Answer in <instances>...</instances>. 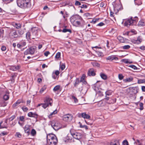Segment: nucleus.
Instances as JSON below:
<instances>
[{
  "mask_svg": "<svg viewBox=\"0 0 145 145\" xmlns=\"http://www.w3.org/2000/svg\"><path fill=\"white\" fill-rule=\"evenodd\" d=\"M91 63L93 67H99L100 65L99 63L95 61L92 62H91Z\"/></svg>",
  "mask_w": 145,
  "mask_h": 145,
  "instance_id": "obj_23",
  "label": "nucleus"
},
{
  "mask_svg": "<svg viewBox=\"0 0 145 145\" xmlns=\"http://www.w3.org/2000/svg\"><path fill=\"white\" fill-rule=\"evenodd\" d=\"M30 33L29 32H28L26 34V37L27 39H30Z\"/></svg>",
  "mask_w": 145,
  "mask_h": 145,
  "instance_id": "obj_40",
  "label": "nucleus"
},
{
  "mask_svg": "<svg viewBox=\"0 0 145 145\" xmlns=\"http://www.w3.org/2000/svg\"><path fill=\"white\" fill-rule=\"evenodd\" d=\"M26 44V42L24 41H23L18 43L17 45V46L18 48L21 49L22 47L25 46Z\"/></svg>",
  "mask_w": 145,
  "mask_h": 145,
  "instance_id": "obj_11",
  "label": "nucleus"
},
{
  "mask_svg": "<svg viewBox=\"0 0 145 145\" xmlns=\"http://www.w3.org/2000/svg\"><path fill=\"white\" fill-rule=\"evenodd\" d=\"M100 76L101 78L104 80H106L107 78L106 76L104 74H101Z\"/></svg>",
  "mask_w": 145,
  "mask_h": 145,
  "instance_id": "obj_27",
  "label": "nucleus"
},
{
  "mask_svg": "<svg viewBox=\"0 0 145 145\" xmlns=\"http://www.w3.org/2000/svg\"><path fill=\"white\" fill-rule=\"evenodd\" d=\"M85 75L83 74L81 78L80 82H82L83 84H86L87 83L86 82L85 80Z\"/></svg>",
  "mask_w": 145,
  "mask_h": 145,
  "instance_id": "obj_19",
  "label": "nucleus"
},
{
  "mask_svg": "<svg viewBox=\"0 0 145 145\" xmlns=\"http://www.w3.org/2000/svg\"><path fill=\"white\" fill-rule=\"evenodd\" d=\"M24 131L25 133H29V129L26 127V126L24 128Z\"/></svg>",
  "mask_w": 145,
  "mask_h": 145,
  "instance_id": "obj_38",
  "label": "nucleus"
},
{
  "mask_svg": "<svg viewBox=\"0 0 145 145\" xmlns=\"http://www.w3.org/2000/svg\"><path fill=\"white\" fill-rule=\"evenodd\" d=\"M15 136L19 138H20L22 137L21 134L19 132H17L16 133Z\"/></svg>",
  "mask_w": 145,
  "mask_h": 145,
  "instance_id": "obj_41",
  "label": "nucleus"
},
{
  "mask_svg": "<svg viewBox=\"0 0 145 145\" xmlns=\"http://www.w3.org/2000/svg\"><path fill=\"white\" fill-rule=\"evenodd\" d=\"M59 72L58 71H56L55 72V74L56 75V76L58 75L59 74Z\"/></svg>",
  "mask_w": 145,
  "mask_h": 145,
  "instance_id": "obj_64",
  "label": "nucleus"
},
{
  "mask_svg": "<svg viewBox=\"0 0 145 145\" xmlns=\"http://www.w3.org/2000/svg\"><path fill=\"white\" fill-rule=\"evenodd\" d=\"M29 54H34L35 52V48L33 47H30L29 49Z\"/></svg>",
  "mask_w": 145,
  "mask_h": 145,
  "instance_id": "obj_18",
  "label": "nucleus"
},
{
  "mask_svg": "<svg viewBox=\"0 0 145 145\" xmlns=\"http://www.w3.org/2000/svg\"><path fill=\"white\" fill-rule=\"evenodd\" d=\"M106 59L111 61H112L113 60H115V61L117 60H118V58L117 57H116L114 56H109L106 58Z\"/></svg>",
  "mask_w": 145,
  "mask_h": 145,
  "instance_id": "obj_14",
  "label": "nucleus"
},
{
  "mask_svg": "<svg viewBox=\"0 0 145 145\" xmlns=\"http://www.w3.org/2000/svg\"><path fill=\"white\" fill-rule=\"evenodd\" d=\"M22 108L24 112H26L28 110V108L25 106L23 107Z\"/></svg>",
  "mask_w": 145,
  "mask_h": 145,
  "instance_id": "obj_50",
  "label": "nucleus"
},
{
  "mask_svg": "<svg viewBox=\"0 0 145 145\" xmlns=\"http://www.w3.org/2000/svg\"><path fill=\"white\" fill-rule=\"evenodd\" d=\"M28 116L29 117H32L35 118H37L38 116V115L37 114L31 112L28 113Z\"/></svg>",
  "mask_w": 145,
  "mask_h": 145,
  "instance_id": "obj_17",
  "label": "nucleus"
},
{
  "mask_svg": "<svg viewBox=\"0 0 145 145\" xmlns=\"http://www.w3.org/2000/svg\"><path fill=\"white\" fill-rule=\"evenodd\" d=\"M75 5H81V4L78 1H76L75 2Z\"/></svg>",
  "mask_w": 145,
  "mask_h": 145,
  "instance_id": "obj_55",
  "label": "nucleus"
},
{
  "mask_svg": "<svg viewBox=\"0 0 145 145\" xmlns=\"http://www.w3.org/2000/svg\"><path fill=\"white\" fill-rule=\"evenodd\" d=\"M138 19L137 17H131L130 18L127 20L125 22V25L127 27L131 25H135L138 21Z\"/></svg>",
  "mask_w": 145,
  "mask_h": 145,
  "instance_id": "obj_4",
  "label": "nucleus"
},
{
  "mask_svg": "<svg viewBox=\"0 0 145 145\" xmlns=\"http://www.w3.org/2000/svg\"><path fill=\"white\" fill-rule=\"evenodd\" d=\"M133 80V78L131 76L125 79H124L123 81L124 82L128 83L132 82Z\"/></svg>",
  "mask_w": 145,
  "mask_h": 145,
  "instance_id": "obj_15",
  "label": "nucleus"
},
{
  "mask_svg": "<svg viewBox=\"0 0 145 145\" xmlns=\"http://www.w3.org/2000/svg\"><path fill=\"white\" fill-rule=\"evenodd\" d=\"M14 26L17 29H18L21 27V25L19 23H15Z\"/></svg>",
  "mask_w": 145,
  "mask_h": 145,
  "instance_id": "obj_31",
  "label": "nucleus"
},
{
  "mask_svg": "<svg viewBox=\"0 0 145 145\" xmlns=\"http://www.w3.org/2000/svg\"><path fill=\"white\" fill-rule=\"evenodd\" d=\"M57 113V110H56L54 111L53 112L51 113L50 114L49 117H50V116H51L53 115H55Z\"/></svg>",
  "mask_w": 145,
  "mask_h": 145,
  "instance_id": "obj_48",
  "label": "nucleus"
},
{
  "mask_svg": "<svg viewBox=\"0 0 145 145\" xmlns=\"http://www.w3.org/2000/svg\"><path fill=\"white\" fill-rule=\"evenodd\" d=\"M12 35L14 36V38L20 37V35H18V34L17 33V32L16 31H12Z\"/></svg>",
  "mask_w": 145,
  "mask_h": 145,
  "instance_id": "obj_20",
  "label": "nucleus"
},
{
  "mask_svg": "<svg viewBox=\"0 0 145 145\" xmlns=\"http://www.w3.org/2000/svg\"><path fill=\"white\" fill-rule=\"evenodd\" d=\"M142 41V39L140 36H138L137 38V40H135L133 42L136 44H140Z\"/></svg>",
  "mask_w": 145,
  "mask_h": 145,
  "instance_id": "obj_16",
  "label": "nucleus"
},
{
  "mask_svg": "<svg viewBox=\"0 0 145 145\" xmlns=\"http://www.w3.org/2000/svg\"><path fill=\"white\" fill-rule=\"evenodd\" d=\"M18 6L24 8H28L31 7V0H17Z\"/></svg>",
  "mask_w": 145,
  "mask_h": 145,
  "instance_id": "obj_2",
  "label": "nucleus"
},
{
  "mask_svg": "<svg viewBox=\"0 0 145 145\" xmlns=\"http://www.w3.org/2000/svg\"><path fill=\"white\" fill-rule=\"evenodd\" d=\"M115 30L114 29H112L110 31V32L112 33H114L115 32Z\"/></svg>",
  "mask_w": 145,
  "mask_h": 145,
  "instance_id": "obj_63",
  "label": "nucleus"
},
{
  "mask_svg": "<svg viewBox=\"0 0 145 145\" xmlns=\"http://www.w3.org/2000/svg\"><path fill=\"white\" fill-rule=\"evenodd\" d=\"M130 47V46L129 45H125L122 46V48L124 50H127L129 49Z\"/></svg>",
  "mask_w": 145,
  "mask_h": 145,
  "instance_id": "obj_37",
  "label": "nucleus"
},
{
  "mask_svg": "<svg viewBox=\"0 0 145 145\" xmlns=\"http://www.w3.org/2000/svg\"><path fill=\"white\" fill-rule=\"evenodd\" d=\"M80 127H81L85 128L86 129H88L87 126L86 125H80Z\"/></svg>",
  "mask_w": 145,
  "mask_h": 145,
  "instance_id": "obj_53",
  "label": "nucleus"
},
{
  "mask_svg": "<svg viewBox=\"0 0 145 145\" xmlns=\"http://www.w3.org/2000/svg\"><path fill=\"white\" fill-rule=\"evenodd\" d=\"M60 88V86L59 85H57L54 87L53 89V91H56L58 90Z\"/></svg>",
  "mask_w": 145,
  "mask_h": 145,
  "instance_id": "obj_34",
  "label": "nucleus"
},
{
  "mask_svg": "<svg viewBox=\"0 0 145 145\" xmlns=\"http://www.w3.org/2000/svg\"><path fill=\"white\" fill-rule=\"evenodd\" d=\"M112 91L111 90H109L106 91L105 93L106 95H110L112 94Z\"/></svg>",
  "mask_w": 145,
  "mask_h": 145,
  "instance_id": "obj_32",
  "label": "nucleus"
},
{
  "mask_svg": "<svg viewBox=\"0 0 145 145\" xmlns=\"http://www.w3.org/2000/svg\"><path fill=\"white\" fill-rule=\"evenodd\" d=\"M129 67L134 70H136L137 69V67L134 65H130L129 66Z\"/></svg>",
  "mask_w": 145,
  "mask_h": 145,
  "instance_id": "obj_45",
  "label": "nucleus"
},
{
  "mask_svg": "<svg viewBox=\"0 0 145 145\" xmlns=\"http://www.w3.org/2000/svg\"><path fill=\"white\" fill-rule=\"evenodd\" d=\"M71 98L72 99L74 100V102L75 103H77L78 101V100L77 99L75 96H72Z\"/></svg>",
  "mask_w": 145,
  "mask_h": 145,
  "instance_id": "obj_42",
  "label": "nucleus"
},
{
  "mask_svg": "<svg viewBox=\"0 0 145 145\" xmlns=\"http://www.w3.org/2000/svg\"><path fill=\"white\" fill-rule=\"evenodd\" d=\"M122 62L124 63H128V61L125 59H123L122 60Z\"/></svg>",
  "mask_w": 145,
  "mask_h": 145,
  "instance_id": "obj_56",
  "label": "nucleus"
},
{
  "mask_svg": "<svg viewBox=\"0 0 145 145\" xmlns=\"http://www.w3.org/2000/svg\"><path fill=\"white\" fill-rule=\"evenodd\" d=\"M60 68L62 70H63L65 68V64L61 63H60Z\"/></svg>",
  "mask_w": 145,
  "mask_h": 145,
  "instance_id": "obj_29",
  "label": "nucleus"
},
{
  "mask_svg": "<svg viewBox=\"0 0 145 145\" xmlns=\"http://www.w3.org/2000/svg\"><path fill=\"white\" fill-rule=\"evenodd\" d=\"M29 51L28 49L25 51L24 52V54L25 55H27L28 54H30Z\"/></svg>",
  "mask_w": 145,
  "mask_h": 145,
  "instance_id": "obj_58",
  "label": "nucleus"
},
{
  "mask_svg": "<svg viewBox=\"0 0 145 145\" xmlns=\"http://www.w3.org/2000/svg\"><path fill=\"white\" fill-rule=\"evenodd\" d=\"M9 96L8 94H5L3 96V98L5 100H8L9 98Z\"/></svg>",
  "mask_w": 145,
  "mask_h": 145,
  "instance_id": "obj_36",
  "label": "nucleus"
},
{
  "mask_svg": "<svg viewBox=\"0 0 145 145\" xmlns=\"http://www.w3.org/2000/svg\"><path fill=\"white\" fill-rule=\"evenodd\" d=\"M6 49V47L5 46H2L1 48V50L3 51H5Z\"/></svg>",
  "mask_w": 145,
  "mask_h": 145,
  "instance_id": "obj_54",
  "label": "nucleus"
},
{
  "mask_svg": "<svg viewBox=\"0 0 145 145\" xmlns=\"http://www.w3.org/2000/svg\"><path fill=\"white\" fill-rule=\"evenodd\" d=\"M104 25V24L103 23L101 22V23H99V24H98L97 25H98L99 26H103Z\"/></svg>",
  "mask_w": 145,
  "mask_h": 145,
  "instance_id": "obj_61",
  "label": "nucleus"
},
{
  "mask_svg": "<svg viewBox=\"0 0 145 145\" xmlns=\"http://www.w3.org/2000/svg\"><path fill=\"white\" fill-rule=\"evenodd\" d=\"M44 103L39 104L37 107L41 106L43 108L45 109L49 105L51 106L52 103V99L51 98L46 97L44 100Z\"/></svg>",
  "mask_w": 145,
  "mask_h": 145,
  "instance_id": "obj_5",
  "label": "nucleus"
},
{
  "mask_svg": "<svg viewBox=\"0 0 145 145\" xmlns=\"http://www.w3.org/2000/svg\"><path fill=\"white\" fill-rule=\"evenodd\" d=\"M80 80L78 78H77L75 80V82L74 84V86L76 87L77 85L80 82Z\"/></svg>",
  "mask_w": 145,
  "mask_h": 145,
  "instance_id": "obj_22",
  "label": "nucleus"
},
{
  "mask_svg": "<svg viewBox=\"0 0 145 145\" xmlns=\"http://www.w3.org/2000/svg\"><path fill=\"white\" fill-rule=\"evenodd\" d=\"M72 116L70 114H66L63 116V120L68 122L71 121L72 120Z\"/></svg>",
  "mask_w": 145,
  "mask_h": 145,
  "instance_id": "obj_7",
  "label": "nucleus"
},
{
  "mask_svg": "<svg viewBox=\"0 0 145 145\" xmlns=\"http://www.w3.org/2000/svg\"><path fill=\"white\" fill-rule=\"evenodd\" d=\"M18 35H20V37L21 35H22L24 34V32L23 30L21 29H20L18 30Z\"/></svg>",
  "mask_w": 145,
  "mask_h": 145,
  "instance_id": "obj_39",
  "label": "nucleus"
},
{
  "mask_svg": "<svg viewBox=\"0 0 145 145\" xmlns=\"http://www.w3.org/2000/svg\"><path fill=\"white\" fill-rule=\"evenodd\" d=\"M46 85H44L41 89L40 91V93H42L46 89Z\"/></svg>",
  "mask_w": 145,
  "mask_h": 145,
  "instance_id": "obj_25",
  "label": "nucleus"
},
{
  "mask_svg": "<svg viewBox=\"0 0 145 145\" xmlns=\"http://www.w3.org/2000/svg\"><path fill=\"white\" fill-rule=\"evenodd\" d=\"M21 103H23V100L22 99H21L18 100L16 103L13 105V107L14 108H15L17 106Z\"/></svg>",
  "mask_w": 145,
  "mask_h": 145,
  "instance_id": "obj_13",
  "label": "nucleus"
},
{
  "mask_svg": "<svg viewBox=\"0 0 145 145\" xmlns=\"http://www.w3.org/2000/svg\"><path fill=\"white\" fill-rule=\"evenodd\" d=\"M61 56V53L59 52L57 53L55 56V58L57 59H58Z\"/></svg>",
  "mask_w": 145,
  "mask_h": 145,
  "instance_id": "obj_35",
  "label": "nucleus"
},
{
  "mask_svg": "<svg viewBox=\"0 0 145 145\" xmlns=\"http://www.w3.org/2000/svg\"><path fill=\"white\" fill-rule=\"evenodd\" d=\"M19 120L22 122H24L25 121V117L24 116H20L19 118Z\"/></svg>",
  "mask_w": 145,
  "mask_h": 145,
  "instance_id": "obj_33",
  "label": "nucleus"
},
{
  "mask_svg": "<svg viewBox=\"0 0 145 145\" xmlns=\"http://www.w3.org/2000/svg\"><path fill=\"white\" fill-rule=\"evenodd\" d=\"M51 125L52 127L56 131L58 130L60 128L58 125V124L55 123L54 121H52L51 122Z\"/></svg>",
  "mask_w": 145,
  "mask_h": 145,
  "instance_id": "obj_9",
  "label": "nucleus"
},
{
  "mask_svg": "<svg viewBox=\"0 0 145 145\" xmlns=\"http://www.w3.org/2000/svg\"><path fill=\"white\" fill-rule=\"evenodd\" d=\"M123 145H128V142L127 140H124L123 142Z\"/></svg>",
  "mask_w": 145,
  "mask_h": 145,
  "instance_id": "obj_46",
  "label": "nucleus"
},
{
  "mask_svg": "<svg viewBox=\"0 0 145 145\" xmlns=\"http://www.w3.org/2000/svg\"><path fill=\"white\" fill-rule=\"evenodd\" d=\"M138 25L139 26H144L145 25V22L143 20H141L138 22Z\"/></svg>",
  "mask_w": 145,
  "mask_h": 145,
  "instance_id": "obj_21",
  "label": "nucleus"
},
{
  "mask_svg": "<svg viewBox=\"0 0 145 145\" xmlns=\"http://www.w3.org/2000/svg\"><path fill=\"white\" fill-rule=\"evenodd\" d=\"M36 133V131L35 130L33 129H32L31 131V134L33 135H34Z\"/></svg>",
  "mask_w": 145,
  "mask_h": 145,
  "instance_id": "obj_49",
  "label": "nucleus"
},
{
  "mask_svg": "<svg viewBox=\"0 0 145 145\" xmlns=\"http://www.w3.org/2000/svg\"><path fill=\"white\" fill-rule=\"evenodd\" d=\"M78 116L79 118L82 117L84 119H89L90 118V117L89 115L84 112L82 113L81 114H78Z\"/></svg>",
  "mask_w": 145,
  "mask_h": 145,
  "instance_id": "obj_8",
  "label": "nucleus"
},
{
  "mask_svg": "<svg viewBox=\"0 0 145 145\" xmlns=\"http://www.w3.org/2000/svg\"><path fill=\"white\" fill-rule=\"evenodd\" d=\"M88 75L89 76H94L95 75L94 69L93 68L90 69L88 72Z\"/></svg>",
  "mask_w": 145,
  "mask_h": 145,
  "instance_id": "obj_10",
  "label": "nucleus"
},
{
  "mask_svg": "<svg viewBox=\"0 0 145 145\" xmlns=\"http://www.w3.org/2000/svg\"><path fill=\"white\" fill-rule=\"evenodd\" d=\"M135 143L137 145H141V144L140 142V141L138 140H137Z\"/></svg>",
  "mask_w": 145,
  "mask_h": 145,
  "instance_id": "obj_57",
  "label": "nucleus"
},
{
  "mask_svg": "<svg viewBox=\"0 0 145 145\" xmlns=\"http://www.w3.org/2000/svg\"><path fill=\"white\" fill-rule=\"evenodd\" d=\"M15 118V116L14 115H13L9 119V120L10 121H12Z\"/></svg>",
  "mask_w": 145,
  "mask_h": 145,
  "instance_id": "obj_51",
  "label": "nucleus"
},
{
  "mask_svg": "<svg viewBox=\"0 0 145 145\" xmlns=\"http://www.w3.org/2000/svg\"><path fill=\"white\" fill-rule=\"evenodd\" d=\"M123 76L122 74H120L118 75V78L120 80H122L123 78Z\"/></svg>",
  "mask_w": 145,
  "mask_h": 145,
  "instance_id": "obj_44",
  "label": "nucleus"
},
{
  "mask_svg": "<svg viewBox=\"0 0 145 145\" xmlns=\"http://www.w3.org/2000/svg\"><path fill=\"white\" fill-rule=\"evenodd\" d=\"M70 132L71 135L74 138L76 139L79 140L82 137V135L81 133L78 132L72 133L71 131H70Z\"/></svg>",
  "mask_w": 145,
  "mask_h": 145,
  "instance_id": "obj_6",
  "label": "nucleus"
},
{
  "mask_svg": "<svg viewBox=\"0 0 145 145\" xmlns=\"http://www.w3.org/2000/svg\"><path fill=\"white\" fill-rule=\"evenodd\" d=\"M20 66L18 65L17 66H12L10 67L9 69L13 71H15L20 69Z\"/></svg>",
  "mask_w": 145,
  "mask_h": 145,
  "instance_id": "obj_12",
  "label": "nucleus"
},
{
  "mask_svg": "<svg viewBox=\"0 0 145 145\" xmlns=\"http://www.w3.org/2000/svg\"><path fill=\"white\" fill-rule=\"evenodd\" d=\"M50 54V52L49 51H46L44 53V55L46 56H47Z\"/></svg>",
  "mask_w": 145,
  "mask_h": 145,
  "instance_id": "obj_52",
  "label": "nucleus"
},
{
  "mask_svg": "<svg viewBox=\"0 0 145 145\" xmlns=\"http://www.w3.org/2000/svg\"><path fill=\"white\" fill-rule=\"evenodd\" d=\"M84 16L86 18H87L88 19L90 18V17L91 16L90 14L88 13H87L84 14Z\"/></svg>",
  "mask_w": 145,
  "mask_h": 145,
  "instance_id": "obj_26",
  "label": "nucleus"
},
{
  "mask_svg": "<svg viewBox=\"0 0 145 145\" xmlns=\"http://www.w3.org/2000/svg\"><path fill=\"white\" fill-rule=\"evenodd\" d=\"M70 21L72 24L76 26H81L84 27V22L82 17L78 15H75L70 18Z\"/></svg>",
  "mask_w": 145,
  "mask_h": 145,
  "instance_id": "obj_1",
  "label": "nucleus"
},
{
  "mask_svg": "<svg viewBox=\"0 0 145 145\" xmlns=\"http://www.w3.org/2000/svg\"><path fill=\"white\" fill-rule=\"evenodd\" d=\"M17 75V74L16 73H14L13 74H12V79H11V81L12 82L14 81V78Z\"/></svg>",
  "mask_w": 145,
  "mask_h": 145,
  "instance_id": "obj_28",
  "label": "nucleus"
},
{
  "mask_svg": "<svg viewBox=\"0 0 145 145\" xmlns=\"http://www.w3.org/2000/svg\"><path fill=\"white\" fill-rule=\"evenodd\" d=\"M118 38L121 42H124L123 37H118Z\"/></svg>",
  "mask_w": 145,
  "mask_h": 145,
  "instance_id": "obj_47",
  "label": "nucleus"
},
{
  "mask_svg": "<svg viewBox=\"0 0 145 145\" xmlns=\"http://www.w3.org/2000/svg\"><path fill=\"white\" fill-rule=\"evenodd\" d=\"M62 32L63 33H66L67 32H68L69 33H71V31L70 29H67L64 28L62 30Z\"/></svg>",
  "mask_w": 145,
  "mask_h": 145,
  "instance_id": "obj_30",
  "label": "nucleus"
},
{
  "mask_svg": "<svg viewBox=\"0 0 145 145\" xmlns=\"http://www.w3.org/2000/svg\"><path fill=\"white\" fill-rule=\"evenodd\" d=\"M139 106H140V109L141 110H142L143 109V103H139Z\"/></svg>",
  "mask_w": 145,
  "mask_h": 145,
  "instance_id": "obj_43",
  "label": "nucleus"
},
{
  "mask_svg": "<svg viewBox=\"0 0 145 145\" xmlns=\"http://www.w3.org/2000/svg\"><path fill=\"white\" fill-rule=\"evenodd\" d=\"M142 90L143 91H145V86H142L141 88Z\"/></svg>",
  "mask_w": 145,
  "mask_h": 145,
  "instance_id": "obj_62",
  "label": "nucleus"
},
{
  "mask_svg": "<svg viewBox=\"0 0 145 145\" xmlns=\"http://www.w3.org/2000/svg\"><path fill=\"white\" fill-rule=\"evenodd\" d=\"M47 141L49 145H56L58 140L57 137L53 134H49L47 135Z\"/></svg>",
  "mask_w": 145,
  "mask_h": 145,
  "instance_id": "obj_3",
  "label": "nucleus"
},
{
  "mask_svg": "<svg viewBox=\"0 0 145 145\" xmlns=\"http://www.w3.org/2000/svg\"><path fill=\"white\" fill-rule=\"evenodd\" d=\"M80 7L82 8H86L87 7L86 5H85V4H84V5H82Z\"/></svg>",
  "mask_w": 145,
  "mask_h": 145,
  "instance_id": "obj_59",
  "label": "nucleus"
},
{
  "mask_svg": "<svg viewBox=\"0 0 145 145\" xmlns=\"http://www.w3.org/2000/svg\"><path fill=\"white\" fill-rule=\"evenodd\" d=\"M140 49L141 50H145V46H142L140 47Z\"/></svg>",
  "mask_w": 145,
  "mask_h": 145,
  "instance_id": "obj_60",
  "label": "nucleus"
},
{
  "mask_svg": "<svg viewBox=\"0 0 145 145\" xmlns=\"http://www.w3.org/2000/svg\"><path fill=\"white\" fill-rule=\"evenodd\" d=\"M138 83L139 84L142 83L145 84V80L144 79H139L138 80Z\"/></svg>",
  "mask_w": 145,
  "mask_h": 145,
  "instance_id": "obj_24",
  "label": "nucleus"
}]
</instances>
